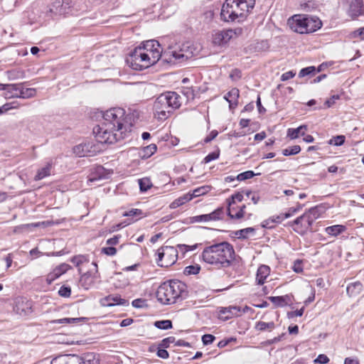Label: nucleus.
<instances>
[{
    "label": "nucleus",
    "instance_id": "obj_1",
    "mask_svg": "<svg viewBox=\"0 0 364 364\" xmlns=\"http://www.w3.org/2000/svg\"><path fill=\"white\" fill-rule=\"evenodd\" d=\"M132 127V117L126 114L125 110L114 107L103 114L102 121L94 127L93 133L98 142L114 144L124 139Z\"/></svg>",
    "mask_w": 364,
    "mask_h": 364
},
{
    "label": "nucleus",
    "instance_id": "obj_2",
    "mask_svg": "<svg viewBox=\"0 0 364 364\" xmlns=\"http://www.w3.org/2000/svg\"><path fill=\"white\" fill-rule=\"evenodd\" d=\"M143 50H146L149 55L154 56V53H158L157 61L161 57L168 63H181L193 56V52L190 47L183 44L182 47H168V49L163 53L160 43L156 40H149L143 42L139 46Z\"/></svg>",
    "mask_w": 364,
    "mask_h": 364
},
{
    "label": "nucleus",
    "instance_id": "obj_3",
    "mask_svg": "<svg viewBox=\"0 0 364 364\" xmlns=\"http://www.w3.org/2000/svg\"><path fill=\"white\" fill-rule=\"evenodd\" d=\"M233 247L227 242L205 247L202 252L203 260L218 267H229L234 259Z\"/></svg>",
    "mask_w": 364,
    "mask_h": 364
},
{
    "label": "nucleus",
    "instance_id": "obj_4",
    "mask_svg": "<svg viewBox=\"0 0 364 364\" xmlns=\"http://www.w3.org/2000/svg\"><path fill=\"white\" fill-rule=\"evenodd\" d=\"M181 96L176 92H166L161 94L154 101L153 112L154 117L164 121L181 105Z\"/></svg>",
    "mask_w": 364,
    "mask_h": 364
},
{
    "label": "nucleus",
    "instance_id": "obj_5",
    "mask_svg": "<svg viewBox=\"0 0 364 364\" xmlns=\"http://www.w3.org/2000/svg\"><path fill=\"white\" fill-rule=\"evenodd\" d=\"M187 296L186 285L179 280H170L162 283L157 289L156 297L162 304H171Z\"/></svg>",
    "mask_w": 364,
    "mask_h": 364
},
{
    "label": "nucleus",
    "instance_id": "obj_6",
    "mask_svg": "<svg viewBox=\"0 0 364 364\" xmlns=\"http://www.w3.org/2000/svg\"><path fill=\"white\" fill-rule=\"evenodd\" d=\"M287 23L293 31L301 34L315 32L322 26L317 16L307 14H295L288 19Z\"/></svg>",
    "mask_w": 364,
    "mask_h": 364
},
{
    "label": "nucleus",
    "instance_id": "obj_7",
    "mask_svg": "<svg viewBox=\"0 0 364 364\" xmlns=\"http://www.w3.org/2000/svg\"><path fill=\"white\" fill-rule=\"evenodd\" d=\"M153 55L151 56L146 50L136 47L129 53L126 61L132 69L142 70L157 62L158 53H154Z\"/></svg>",
    "mask_w": 364,
    "mask_h": 364
},
{
    "label": "nucleus",
    "instance_id": "obj_8",
    "mask_svg": "<svg viewBox=\"0 0 364 364\" xmlns=\"http://www.w3.org/2000/svg\"><path fill=\"white\" fill-rule=\"evenodd\" d=\"M156 263L159 267H168L174 264L178 259V250L172 246H163L158 249Z\"/></svg>",
    "mask_w": 364,
    "mask_h": 364
},
{
    "label": "nucleus",
    "instance_id": "obj_9",
    "mask_svg": "<svg viewBox=\"0 0 364 364\" xmlns=\"http://www.w3.org/2000/svg\"><path fill=\"white\" fill-rule=\"evenodd\" d=\"M237 0H226L221 9V18L225 21H234L238 18H243Z\"/></svg>",
    "mask_w": 364,
    "mask_h": 364
},
{
    "label": "nucleus",
    "instance_id": "obj_10",
    "mask_svg": "<svg viewBox=\"0 0 364 364\" xmlns=\"http://www.w3.org/2000/svg\"><path fill=\"white\" fill-rule=\"evenodd\" d=\"M225 215L223 207H220L208 214H203L191 218L193 223H207L223 220Z\"/></svg>",
    "mask_w": 364,
    "mask_h": 364
},
{
    "label": "nucleus",
    "instance_id": "obj_11",
    "mask_svg": "<svg viewBox=\"0 0 364 364\" xmlns=\"http://www.w3.org/2000/svg\"><path fill=\"white\" fill-rule=\"evenodd\" d=\"M99 151L92 142L78 144L73 148V153L78 157L92 156Z\"/></svg>",
    "mask_w": 364,
    "mask_h": 364
},
{
    "label": "nucleus",
    "instance_id": "obj_12",
    "mask_svg": "<svg viewBox=\"0 0 364 364\" xmlns=\"http://www.w3.org/2000/svg\"><path fill=\"white\" fill-rule=\"evenodd\" d=\"M92 264L95 267V272L92 273L91 272H87L81 275L79 284L80 287L84 288L85 289H89L90 287L93 286L96 279H99V273L97 271V264L96 262H92Z\"/></svg>",
    "mask_w": 364,
    "mask_h": 364
},
{
    "label": "nucleus",
    "instance_id": "obj_13",
    "mask_svg": "<svg viewBox=\"0 0 364 364\" xmlns=\"http://www.w3.org/2000/svg\"><path fill=\"white\" fill-rule=\"evenodd\" d=\"M234 34H236V32L232 29L218 31L213 36V43L218 46L225 45L229 42Z\"/></svg>",
    "mask_w": 364,
    "mask_h": 364
},
{
    "label": "nucleus",
    "instance_id": "obj_14",
    "mask_svg": "<svg viewBox=\"0 0 364 364\" xmlns=\"http://www.w3.org/2000/svg\"><path fill=\"white\" fill-rule=\"evenodd\" d=\"M111 173L102 166H97L92 169L88 181L92 183L102 179L108 178Z\"/></svg>",
    "mask_w": 364,
    "mask_h": 364
},
{
    "label": "nucleus",
    "instance_id": "obj_15",
    "mask_svg": "<svg viewBox=\"0 0 364 364\" xmlns=\"http://www.w3.org/2000/svg\"><path fill=\"white\" fill-rule=\"evenodd\" d=\"M70 3L71 0H57L53 4L50 11L59 15L68 14Z\"/></svg>",
    "mask_w": 364,
    "mask_h": 364
},
{
    "label": "nucleus",
    "instance_id": "obj_16",
    "mask_svg": "<svg viewBox=\"0 0 364 364\" xmlns=\"http://www.w3.org/2000/svg\"><path fill=\"white\" fill-rule=\"evenodd\" d=\"M80 356L77 355H63L53 358L50 364H80Z\"/></svg>",
    "mask_w": 364,
    "mask_h": 364
},
{
    "label": "nucleus",
    "instance_id": "obj_17",
    "mask_svg": "<svg viewBox=\"0 0 364 364\" xmlns=\"http://www.w3.org/2000/svg\"><path fill=\"white\" fill-rule=\"evenodd\" d=\"M20 89H21V83L4 84V96L6 99L19 98Z\"/></svg>",
    "mask_w": 364,
    "mask_h": 364
},
{
    "label": "nucleus",
    "instance_id": "obj_18",
    "mask_svg": "<svg viewBox=\"0 0 364 364\" xmlns=\"http://www.w3.org/2000/svg\"><path fill=\"white\" fill-rule=\"evenodd\" d=\"M348 14L353 18L361 15L363 12V0H349Z\"/></svg>",
    "mask_w": 364,
    "mask_h": 364
},
{
    "label": "nucleus",
    "instance_id": "obj_19",
    "mask_svg": "<svg viewBox=\"0 0 364 364\" xmlns=\"http://www.w3.org/2000/svg\"><path fill=\"white\" fill-rule=\"evenodd\" d=\"M240 96V91L237 88L231 89L225 96L224 99L229 102L230 109H234L237 106V100Z\"/></svg>",
    "mask_w": 364,
    "mask_h": 364
},
{
    "label": "nucleus",
    "instance_id": "obj_20",
    "mask_svg": "<svg viewBox=\"0 0 364 364\" xmlns=\"http://www.w3.org/2000/svg\"><path fill=\"white\" fill-rule=\"evenodd\" d=\"M16 311L21 315H26L31 311V304L23 298L18 299L15 304Z\"/></svg>",
    "mask_w": 364,
    "mask_h": 364
},
{
    "label": "nucleus",
    "instance_id": "obj_21",
    "mask_svg": "<svg viewBox=\"0 0 364 364\" xmlns=\"http://www.w3.org/2000/svg\"><path fill=\"white\" fill-rule=\"evenodd\" d=\"M129 302L127 300L121 298L117 295H109L105 298L103 305L112 306L114 305L127 306Z\"/></svg>",
    "mask_w": 364,
    "mask_h": 364
},
{
    "label": "nucleus",
    "instance_id": "obj_22",
    "mask_svg": "<svg viewBox=\"0 0 364 364\" xmlns=\"http://www.w3.org/2000/svg\"><path fill=\"white\" fill-rule=\"evenodd\" d=\"M219 312L221 316L225 315L223 317L224 320H228L233 316H239L240 313V308L238 306L223 307Z\"/></svg>",
    "mask_w": 364,
    "mask_h": 364
},
{
    "label": "nucleus",
    "instance_id": "obj_23",
    "mask_svg": "<svg viewBox=\"0 0 364 364\" xmlns=\"http://www.w3.org/2000/svg\"><path fill=\"white\" fill-rule=\"evenodd\" d=\"M269 267L267 265H261L257 272L256 281L258 284H263L269 274Z\"/></svg>",
    "mask_w": 364,
    "mask_h": 364
},
{
    "label": "nucleus",
    "instance_id": "obj_24",
    "mask_svg": "<svg viewBox=\"0 0 364 364\" xmlns=\"http://www.w3.org/2000/svg\"><path fill=\"white\" fill-rule=\"evenodd\" d=\"M237 5L240 6V11H242V16L245 17L246 14L253 9L255 4V0H237Z\"/></svg>",
    "mask_w": 364,
    "mask_h": 364
},
{
    "label": "nucleus",
    "instance_id": "obj_25",
    "mask_svg": "<svg viewBox=\"0 0 364 364\" xmlns=\"http://www.w3.org/2000/svg\"><path fill=\"white\" fill-rule=\"evenodd\" d=\"M80 359V364H99L98 356L94 353H84Z\"/></svg>",
    "mask_w": 364,
    "mask_h": 364
},
{
    "label": "nucleus",
    "instance_id": "obj_26",
    "mask_svg": "<svg viewBox=\"0 0 364 364\" xmlns=\"http://www.w3.org/2000/svg\"><path fill=\"white\" fill-rule=\"evenodd\" d=\"M306 129V125H301L300 127L296 129L289 128L287 130V136L289 137L291 139H294L298 138L299 135L304 136Z\"/></svg>",
    "mask_w": 364,
    "mask_h": 364
},
{
    "label": "nucleus",
    "instance_id": "obj_27",
    "mask_svg": "<svg viewBox=\"0 0 364 364\" xmlns=\"http://www.w3.org/2000/svg\"><path fill=\"white\" fill-rule=\"evenodd\" d=\"M363 285L360 282H355L348 285L346 288L347 294L350 296H355L362 291Z\"/></svg>",
    "mask_w": 364,
    "mask_h": 364
},
{
    "label": "nucleus",
    "instance_id": "obj_28",
    "mask_svg": "<svg viewBox=\"0 0 364 364\" xmlns=\"http://www.w3.org/2000/svg\"><path fill=\"white\" fill-rule=\"evenodd\" d=\"M191 200H192V196H191V193H188L183 195V196L179 197L178 198L174 200L170 204V208L172 209H175Z\"/></svg>",
    "mask_w": 364,
    "mask_h": 364
},
{
    "label": "nucleus",
    "instance_id": "obj_29",
    "mask_svg": "<svg viewBox=\"0 0 364 364\" xmlns=\"http://www.w3.org/2000/svg\"><path fill=\"white\" fill-rule=\"evenodd\" d=\"M245 208H246V205H243L242 206L240 207V208L238 211H237L235 213H233L235 207H228V209H227L228 215L231 219H237V220L241 219L244 216Z\"/></svg>",
    "mask_w": 364,
    "mask_h": 364
},
{
    "label": "nucleus",
    "instance_id": "obj_30",
    "mask_svg": "<svg viewBox=\"0 0 364 364\" xmlns=\"http://www.w3.org/2000/svg\"><path fill=\"white\" fill-rule=\"evenodd\" d=\"M346 228L344 225H335L327 227L325 229V231L328 235H330L332 236H337V235H340L341 233L343 232L346 230Z\"/></svg>",
    "mask_w": 364,
    "mask_h": 364
},
{
    "label": "nucleus",
    "instance_id": "obj_31",
    "mask_svg": "<svg viewBox=\"0 0 364 364\" xmlns=\"http://www.w3.org/2000/svg\"><path fill=\"white\" fill-rule=\"evenodd\" d=\"M87 318L85 317H79V318H63L60 319H55L50 321V323L54 324H71L75 323L80 321H85Z\"/></svg>",
    "mask_w": 364,
    "mask_h": 364
},
{
    "label": "nucleus",
    "instance_id": "obj_32",
    "mask_svg": "<svg viewBox=\"0 0 364 364\" xmlns=\"http://www.w3.org/2000/svg\"><path fill=\"white\" fill-rule=\"evenodd\" d=\"M36 90L34 88H24L23 83H21V89L19 92V98L28 99L31 98L36 95Z\"/></svg>",
    "mask_w": 364,
    "mask_h": 364
},
{
    "label": "nucleus",
    "instance_id": "obj_33",
    "mask_svg": "<svg viewBox=\"0 0 364 364\" xmlns=\"http://www.w3.org/2000/svg\"><path fill=\"white\" fill-rule=\"evenodd\" d=\"M71 262L73 263L77 267H78V272H81V269L80 268V265L88 262L89 259L86 255H79L74 256L70 259Z\"/></svg>",
    "mask_w": 364,
    "mask_h": 364
},
{
    "label": "nucleus",
    "instance_id": "obj_34",
    "mask_svg": "<svg viewBox=\"0 0 364 364\" xmlns=\"http://www.w3.org/2000/svg\"><path fill=\"white\" fill-rule=\"evenodd\" d=\"M50 168L51 164L48 163L45 167L39 169L37 174L35 176V181L41 180L45 177L49 176L50 174Z\"/></svg>",
    "mask_w": 364,
    "mask_h": 364
},
{
    "label": "nucleus",
    "instance_id": "obj_35",
    "mask_svg": "<svg viewBox=\"0 0 364 364\" xmlns=\"http://www.w3.org/2000/svg\"><path fill=\"white\" fill-rule=\"evenodd\" d=\"M303 216H306L304 218L303 224H304V230H297L294 228V231L303 234L307 230L310 229L314 223V220L312 218H311L307 214L305 213L303 214Z\"/></svg>",
    "mask_w": 364,
    "mask_h": 364
},
{
    "label": "nucleus",
    "instance_id": "obj_36",
    "mask_svg": "<svg viewBox=\"0 0 364 364\" xmlns=\"http://www.w3.org/2000/svg\"><path fill=\"white\" fill-rule=\"evenodd\" d=\"M243 199V195L237 192L233 195H232L230 198L227 199L228 207H235L234 205L237 202H241Z\"/></svg>",
    "mask_w": 364,
    "mask_h": 364
},
{
    "label": "nucleus",
    "instance_id": "obj_37",
    "mask_svg": "<svg viewBox=\"0 0 364 364\" xmlns=\"http://www.w3.org/2000/svg\"><path fill=\"white\" fill-rule=\"evenodd\" d=\"M211 189V187L209 186H203L199 188H197L193 190V193H191V196H192V199L196 197H198L200 196H203L208 192H209Z\"/></svg>",
    "mask_w": 364,
    "mask_h": 364
},
{
    "label": "nucleus",
    "instance_id": "obj_38",
    "mask_svg": "<svg viewBox=\"0 0 364 364\" xmlns=\"http://www.w3.org/2000/svg\"><path fill=\"white\" fill-rule=\"evenodd\" d=\"M288 298L286 296H270L269 299L276 306L283 307L287 305V301L286 299Z\"/></svg>",
    "mask_w": 364,
    "mask_h": 364
},
{
    "label": "nucleus",
    "instance_id": "obj_39",
    "mask_svg": "<svg viewBox=\"0 0 364 364\" xmlns=\"http://www.w3.org/2000/svg\"><path fill=\"white\" fill-rule=\"evenodd\" d=\"M139 188L141 192L148 191L152 186V183L149 178H143L139 180Z\"/></svg>",
    "mask_w": 364,
    "mask_h": 364
},
{
    "label": "nucleus",
    "instance_id": "obj_40",
    "mask_svg": "<svg viewBox=\"0 0 364 364\" xmlns=\"http://www.w3.org/2000/svg\"><path fill=\"white\" fill-rule=\"evenodd\" d=\"M301 151V147L299 145H294L282 150L284 156L295 155Z\"/></svg>",
    "mask_w": 364,
    "mask_h": 364
},
{
    "label": "nucleus",
    "instance_id": "obj_41",
    "mask_svg": "<svg viewBox=\"0 0 364 364\" xmlns=\"http://www.w3.org/2000/svg\"><path fill=\"white\" fill-rule=\"evenodd\" d=\"M274 328V322H264V321H259L256 323L255 328L258 331H265L267 329H272Z\"/></svg>",
    "mask_w": 364,
    "mask_h": 364
},
{
    "label": "nucleus",
    "instance_id": "obj_42",
    "mask_svg": "<svg viewBox=\"0 0 364 364\" xmlns=\"http://www.w3.org/2000/svg\"><path fill=\"white\" fill-rule=\"evenodd\" d=\"M154 326L159 329L167 330L172 328V322L170 320L157 321Z\"/></svg>",
    "mask_w": 364,
    "mask_h": 364
},
{
    "label": "nucleus",
    "instance_id": "obj_43",
    "mask_svg": "<svg viewBox=\"0 0 364 364\" xmlns=\"http://www.w3.org/2000/svg\"><path fill=\"white\" fill-rule=\"evenodd\" d=\"M255 230L253 228H247L236 231L235 235L239 239H246L247 238V235L254 232Z\"/></svg>",
    "mask_w": 364,
    "mask_h": 364
},
{
    "label": "nucleus",
    "instance_id": "obj_44",
    "mask_svg": "<svg viewBox=\"0 0 364 364\" xmlns=\"http://www.w3.org/2000/svg\"><path fill=\"white\" fill-rule=\"evenodd\" d=\"M259 173H255L252 171H245V172H242L240 174H238L237 176H236V178L237 181H245L247 179H250L252 178H253L256 175H259Z\"/></svg>",
    "mask_w": 364,
    "mask_h": 364
},
{
    "label": "nucleus",
    "instance_id": "obj_45",
    "mask_svg": "<svg viewBox=\"0 0 364 364\" xmlns=\"http://www.w3.org/2000/svg\"><path fill=\"white\" fill-rule=\"evenodd\" d=\"M305 213L307 214L314 221L315 220L320 217L321 212V209L318 207H314L310 208Z\"/></svg>",
    "mask_w": 364,
    "mask_h": 364
},
{
    "label": "nucleus",
    "instance_id": "obj_46",
    "mask_svg": "<svg viewBox=\"0 0 364 364\" xmlns=\"http://www.w3.org/2000/svg\"><path fill=\"white\" fill-rule=\"evenodd\" d=\"M156 149H157V146L154 144H151L149 146H146L143 149V153H144L143 157H147V158L150 157L156 151Z\"/></svg>",
    "mask_w": 364,
    "mask_h": 364
},
{
    "label": "nucleus",
    "instance_id": "obj_47",
    "mask_svg": "<svg viewBox=\"0 0 364 364\" xmlns=\"http://www.w3.org/2000/svg\"><path fill=\"white\" fill-rule=\"evenodd\" d=\"M346 137L343 135H338L336 136H333L332 139H331L328 141V144L334 146H341L345 142Z\"/></svg>",
    "mask_w": 364,
    "mask_h": 364
},
{
    "label": "nucleus",
    "instance_id": "obj_48",
    "mask_svg": "<svg viewBox=\"0 0 364 364\" xmlns=\"http://www.w3.org/2000/svg\"><path fill=\"white\" fill-rule=\"evenodd\" d=\"M316 70V69L314 66H309V67L302 68L299 73V77H305V76H307L309 75H314V74H315Z\"/></svg>",
    "mask_w": 364,
    "mask_h": 364
},
{
    "label": "nucleus",
    "instance_id": "obj_49",
    "mask_svg": "<svg viewBox=\"0 0 364 364\" xmlns=\"http://www.w3.org/2000/svg\"><path fill=\"white\" fill-rule=\"evenodd\" d=\"M200 269L198 265H190L184 269L183 273L186 275L197 274Z\"/></svg>",
    "mask_w": 364,
    "mask_h": 364
},
{
    "label": "nucleus",
    "instance_id": "obj_50",
    "mask_svg": "<svg viewBox=\"0 0 364 364\" xmlns=\"http://www.w3.org/2000/svg\"><path fill=\"white\" fill-rule=\"evenodd\" d=\"M220 156V150L218 149L216 151H213L208 154L204 159L203 163L208 164L213 160H215L219 158Z\"/></svg>",
    "mask_w": 364,
    "mask_h": 364
},
{
    "label": "nucleus",
    "instance_id": "obj_51",
    "mask_svg": "<svg viewBox=\"0 0 364 364\" xmlns=\"http://www.w3.org/2000/svg\"><path fill=\"white\" fill-rule=\"evenodd\" d=\"M197 246L198 245L190 246L187 245L179 244L177 245L176 248L178 250V252L180 251L184 255L186 252L196 250L197 248Z\"/></svg>",
    "mask_w": 364,
    "mask_h": 364
},
{
    "label": "nucleus",
    "instance_id": "obj_52",
    "mask_svg": "<svg viewBox=\"0 0 364 364\" xmlns=\"http://www.w3.org/2000/svg\"><path fill=\"white\" fill-rule=\"evenodd\" d=\"M71 267L65 263L60 264L58 267H56L53 270L56 272V274L60 277L63 274L65 273Z\"/></svg>",
    "mask_w": 364,
    "mask_h": 364
},
{
    "label": "nucleus",
    "instance_id": "obj_53",
    "mask_svg": "<svg viewBox=\"0 0 364 364\" xmlns=\"http://www.w3.org/2000/svg\"><path fill=\"white\" fill-rule=\"evenodd\" d=\"M143 214V212L140 209L133 208L129 211L124 212L122 215L124 217H140Z\"/></svg>",
    "mask_w": 364,
    "mask_h": 364
},
{
    "label": "nucleus",
    "instance_id": "obj_54",
    "mask_svg": "<svg viewBox=\"0 0 364 364\" xmlns=\"http://www.w3.org/2000/svg\"><path fill=\"white\" fill-rule=\"evenodd\" d=\"M289 214L281 213L278 215L272 216V222L274 223H281L284 219L289 218Z\"/></svg>",
    "mask_w": 364,
    "mask_h": 364
},
{
    "label": "nucleus",
    "instance_id": "obj_55",
    "mask_svg": "<svg viewBox=\"0 0 364 364\" xmlns=\"http://www.w3.org/2000/svg\"><path fill=\"white\" fill-rule=\"evenodd\" d=\"M58 294L60 296L68 298L71 294V289L69 287L62 286L58 291Z\"/></svg>",
    "mask_w": 364,
    "mask_h": 364
},
{
    "label": "nucleus",
    "instance_id": "obj_56",
    "mask_svg": "<svg viewBox=\"0 0 364 364\" xmlns=\"http://www.w3.org/2000/svg\"><path fill=\"white\" fill-rule=\"evenodd\" d=\"M215 339V337L212 334H205L202 336L203 343L205 346L211 344Z\"/></svg>",
    "mask_w": 364,
    "mask_h": 364
},
{
    "label": "nucleus",
    "instance_id": "obj_57",
    "mask_svg": "<svg viewBox=\"0 0 364 364\" xmlns=\"http://www.w3.org/2000/svg\"><path fill=\"white\" fill-rule=\"evenodd\" d=\"M132 306L135 308H144L147 306L146 301L143 299H136L132 301Z\"/></svg>",
    "mask_w": 364,
    "mask_h": 364
},
{
    "label": "nucleus",
    "instance_id": "obj_58",
    "mask_svg": "<svg viewBox=\"0 0 364 364\" xmlns=\"http://www.w3.org/2000/svg\"><path fill=\"white\" fill-rule=\"evenodd\" d=\"M301 8L305 11H311L316 9V4L312 1H308L301 4Z\"/></svg>",
    "mask_w": 364,
    "mask_h": 364
},
{
    "label": "nucleus",
    "instance_id": "obj_59",
    "mask_svg": "<svg viewBox=\"0 0 364 364\" xmlns=\"http://www.w3.org/2000/svg\"><path fill=\"white\" fill-rule=\"evenodd\" d=\"M102 252L109 256H113L116 255L117 249L114 247H103Z\"/></svg>",
    "mask_w": 364,
    "mask_h": 364
},
{
    "label": "nucleus",
    "instance_id": "obj_60",
    "mask_svg": "<svg viewBox=\"0 0 364 364\" xmlns=\"http://www.w3.org/2000/svg\"><path fill=\"white\" fill-rule=\"evenodd\" d=\"M305 216H303V215H301V216L296 218L294 221L292 222H290L289 223V225L290 226H293L294 225H301V230H304V224H303V220H304V218Z\"/></svg>",
    "mask_w": 364,
    "mask_h": 364
},
{
    "label": "nucleus",
    "instance_id": "obj_61",
    "mask_svg": "<svg viewBox=\"0 0 364 364\" xmlns=\"http://www.w3.org/2000/svg\"><path fill=\"white\" fill-rule=\"evenodd\" d=\"M314 362L320 364H326L329 362V358L324 354H320L315 359Z\"/></svg>",
    "mask_w": 364,
    "mask_h": 364
},
{
    "label": "nucleus",
    "instance_id": "obj_62",
    "mask_svg": "<svg viewBox=\"0 0 364 364\" xmlns=\"http://www.w3.org/2000/svg\"><path fill=\"white\" fill-rule=\"evenodd\" d=\"M352 36L354 38H360V39H364V26L360 28L352 33Z\"/></svg>",
    "mask_w": 364,
    "mask_h": 364
},
{
    "label": "nucleus",
    "instance_id": "obj_63",
    "mask_svg": "<svg viewBox=\"0 0 364 364\" xmlns=\"http://www.w3.org/2000/svg\"><path fill=\"white\" fill-rule=\"evenodd\" d=\"M218 134V131L216 130H213L210 134L209 135H208L205 139H204V143L207 144V143H209L212 140H213Z\"/></svg>",
    "mask_w": 364,
    "mask_h": 364
},
{
    "label": "nucleus",
    "instance_id": "obj_64",
    "mask_svg": "<svg viewBox=\"0 0 364 364\" xmlns=\"http://www.w3.org/2000/svg\"><path fill=\"white\" fill-rule=\"evenodd\" d=\"M295 75H296V73L291 70L286 72L282 75L281 80H282V81L288 80L294 77L295 76Z\"/></svg>",
    "mask_w": 364,
    "mask_h": 364
}]
</instances>
